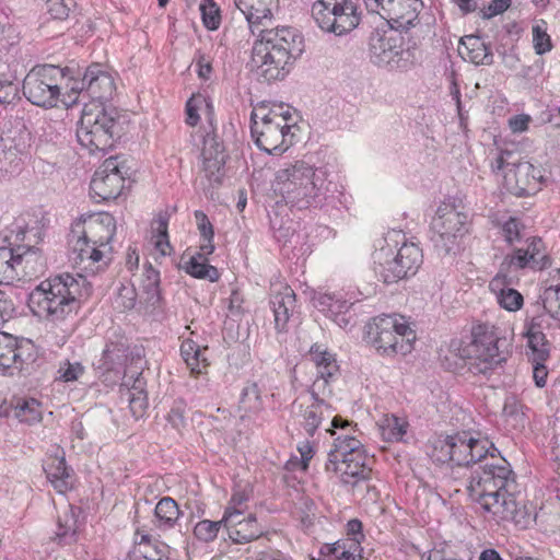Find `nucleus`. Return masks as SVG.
<instances>
[{"label": "nucleus", "instance_id": "20", "mask_svg": "<svg viewBox=\"0 0 560 560\" xmlns=\"http://www.w3.org/2000/svg\"><path fill=\"white\" fill-rule=\"evenodd\" d=\"M551 265L552 258L545 241L540 236L534 235L525 240L524 246L508 254L500 267L505 270L515 268L518 270L542 271L550 268Z\"/></svg>", "mask_w": 560, "mask_h": 560}, {"label": "nucleus", "instance_id": "24", "mask_svg": "<svg viewBox=\"0 0 560 560\" xmlns=\"http://www.w3.org/2000/svg\"><path fill=\"white\" fill-rule=\"evenodd\" d=\"M72 229L86 240L112 255V241L116 234L115 218L107 212L89 217L83 222L75 223Z\"/></svg>", "mask_w": 560, "mask_h": 560}, {"label": "nucleus", "instance_id": "11", "mask_svg": "<svg viewBox=\"0 0 560 560\" xmlns=\"http://www.w3.org/2000/svg\"><path fill=\"white\" fill-rule=\"evenodd\" d=\"M250 120V132L256 145L268 154L280 155L293 144L294 133L288 124V115L277 110L260 115L254 110Z\"/></svg>", "mask_w": 560, "mask_h": 560}, {"label": "nucleus", "instance_id": "28", "mask_svg": "<svg viewBox=\"0 0 560 560\" xmlns=\"http://www.w3.org/2000/svg\"><path fill=\"white\" fill-rule=\"evenodd\" d=\"M202 171L210 183L219 184L225 163L224 148L215 135L207 133L201 149Z\"/></svg>", "mask_w": 560, "mask_h": 560}, {"label": "nucleus", "instance_id": "53", "mask_svg": "<svg viewBox=\"0 0 560 560\" xmlns=\"http://www.w3.org/2000/svg\"><path fill=\"white\" fill-rule=\"evenodd\" d=\"M222 526V518L220 521L202 520L195 525L194 535L198 540L209 542L217 538Z\"/></svg>", "mask_w": 560, "mask_h": 560}, {"label": "nucleus", "instance_id": "57", "mask_svg": "<svg viewBox=\"0 0 560 560\" xmlns=\"http://www.w3.org/2000/svg\"><path fill=\"white\" fill-rule=\"evenodd\" d=\"M207 105V100L202 94H194L186 103V124L196 126L199 120V110Z\"/></svg>", "mask_w": 560, "mask_h": 560}, {"label": "nucleus", "instance_id": "6", "mask_svg": "<svg viewBox=\"0 0 560 560\" xmlns=\"http://www.w3.org/2000/svg\"><path fill=\"white\" fill-rule=\"evenodd\" d=\"M372 254L375 272L385 283H395L415 276L422 265L423 254L418 244L408 242L401 230H390L376 240Z\"/></svg>", "mask_w": 560, "mask_h": 560}, {"label": "nucleus", "instance_id": "18", "mask_svg": "<svg viewBox=\"0 0 560 560\" xmlns=\"http://www.w3.org/2000/svg\"><path fill=\"white\" fill-rule=\"evenodd\" d=\"M36 346L30 339L0 331V373L13 375L15 372L30 374L37 360Z\"/></svg>", "mask_w": 560, "mask_h": 560}, {"label": "nucleus", "instance_id": "26", "mask_svg": "<svg viewBox=\"0 0 560 560\" xmlns=\"http://www.w3.org/2000/svg\"><path fill=\"white\" fill-rule=\"evenodd\" d=\"M86 95L95 104H103L113 98L116 84L113 73L101 63H93L85 69Z\"/></svg>", "mask_w": 560, "mask_h": 560}, {"label": "nucleus", "instance_id": "49", "mask_svg": "<svg viewBox=\"0 0 560 560\" xmlns=\"http://www.w3.org/2000/svg\"><path fill=\"white\" fill-rule=\"evenodd\" d=\"M195 219L197 221L198 230L200 232V246L199 249L203 250L206 254H212L214 250V244H213V226L211 222L209 221L207 214L201 210H196Z\"/></svg>", "mask_w": 560, "mask_h": 560}, {"label": "nucleus", "instance_id": "3", "mask_svg": "<svg viewBox=\"0 0 560 560\" xmlns=\"http://www.w3.org/2000/svg\"><path fill=\"white\" fill-rule=\"evenodd\" d=\"M304 51V38L294 27L260 32L252 47L250 71L264 82L283 80Z\"/></svg>", "mask_w": 560, "mask_h": 560}, {"label": "nucleus", "instance_id": "45", "mask_svg": "<svg viewBox=\"0 0 560 560\" xmlns=\"http://www.w3.org/2000/svg\"><path fill=\"white\" fill-rule=\"evenodd\" d=\"M328 553L334 560H361L362 548L360 540L355 538H347L327 546Z\"/></svg>", "mask_w": 560, "mask_h": 560}, {"label": "nucleus", "instance_id": "22", "mask_svg": "<svg viewBox=\"0 0 560 560\" xmlns=\"http://www.w3.org/2000/svg\"><path fill=\"white\" fill-rule=\"evenodd\" d=\"M128 361V341L125 337H118L106 342L102 355L96 362V369L104 383L114 385L119 380L128 378L125 373Z\"/></svg>", "mask_w": 560, "mask_h": 560}, {"label": "nucleus", "instance_id": "36", "mask_svg": "<svg viewBox=\"0 0 560 560\" xmlns=\"http://www.w3.org/2000/svg\"><path fill=\"white\" fill-rule=\"evenodd\" d=\"M330 424V428L326 429V432L334 438V444L328 452V457L337 454L339 447L343 448L346 445H350L351 442H361L357 435V424L353 422L343 419L340 416H335L332 417Z\"/></svg>", "mask_w": 560, "mask_h": 560}, {"label": "nucleus", "instance_id": "58", "mask_svg": "<svg viewBox=\"0 0 560 560\" xmlns=\"http://www.w3.org/2000/svg\"><path fill=\"white\" fill-rule=\"evenodd\" d=\"M533 44L537 55H544L552 49L550 36L539 24L533 27Z\"/></svg>", "mask_w": 560, "mask_h": 560}, {"label": "nucleus", "instance_id": "16", "mask_svg": "<svg viewBox=\"0 0 560 560\" xmlns=\"http://www.w3.org/2000/svg\"><path fill=\"white\" fill-rule=\"evenodd\" d=\"M312 15L325 32L343 35L360 23L358 0H316L312 5Z\"/></svg>", "mask_w": 560, "mask_h": 560}, {"label": "nucleus", "instance_id": "64", "mask_svg": "<svg viewBox=\"0 0 560 560\" xmlns=\"http://www.w3.org/2000/svg\"><path fill=\"white\" fill-rule=\"evenodd\" d=\"M511 5V0H492L483 12L487 19L505 12Z\"/></svg>", "mask_w": 560, "mask_h": 560}, {"label": "nucleus", "instance_id": "27", "mask_svg": "<svg viewBox=\"0 0 560 560\" xmlns=\"http://www.w3.org/2000/svg\"><path fill=\"white\" fill-rule=\"evenodd\" d=\"M222 522L229 538L234 544H247L259 538L264 533L262 527L258 524L253 513L247 515L224 513Z\"/></svg>", "mask_w": 560, "mask_h": 560}, {"label": "nucleus", "instance_id": "10", "mask_svg": "<svg viewBox=\"0 0 560 560\" xmlns=\"http://www.w3.org/2000/svg\"><path fill=\"white\" fill-rule=\"evenodd\" d=\"M365 339L383 357L406 355L413 349L416 332L404 316L383 314L366 325Z\"/></svg>", "mask_w": 560, "mask_h": 560}, {"label": "nucleus", "instance_id": "44", "mask_svg": "<svg viewBox=\"0 0 560 560\" xmlns=\"http://www.w3.org/2000/svg\"><path fill=\"white\" fill-rule=\"evenodd\" d=\"M527 339L526 355L530 362H546L550 354V345L545 334L524 331Z\"/></svg>", "mask_w": 560, "mask_h": 560}, {"label": "nucleus", "instance_id": "51", "mask_svg": "<svg viewBox=\"0 0 560 560\" xmlns=\"http://www.w3.org/2000/svg\"><path fill=\"white\" fill-rule=\"evenodd\" d=\"M82 93L86 94L85 72L80 80H74L67 75V81L65 82L61 91L60 101L66 106H71L78 101V96Z\"/></svg>", "mask_w": 560, "mask_h": 560}, {"label": "nucleus", "instance_id": "62", "mask_svg": "<svg viewBox=\"0 0 560 560\" xmlns=\"http://www.w3.org/2000/svg\"><path fill=\"white\" fill-rule=\"evenodd\" d=\"M137 302V292L132 287H121L116 298V304L124 311L135 307Z\"/></svg>", "mask_w": 560, "mask_h": 560}, {"label": "nucleus", "instance_id": "4", "mask_svg": "<svg viewBox=\"0 0 560 560\" xmlns=\"http://www.w3.org/2000/svg\"><path fill=\"white\" fill-rule=\"evenodd\" d=\"M317 376L306 393L300 394L291 404V415L295 423L307 436H314L322 423L332 416L334 408L327 400L331 396L330 383L339 373V366L332 353L314 345L310 350Z\"/></svg>", "mask_w": 560, "mask_h": 560}, {"label": "nucleus", "instance_id": "61", "mask_svg": "<svg viewBox=\"0 0 560 560\" xmlns=\"http://www.w3.org/2000/svg\"><path fill=\"white\" fill-rule=\"evenodd\" d=\"M248 495L244 491H235L225 508L224 513L244 515Z\"/></svg>", "mask_w": 560, "mask_h": 560}, {"label": "nucleus", "instance_id": "25", "mask_svg": "<svg viewBox=\"0 0 560 560\" xmlns=\"http://www.w3.org/2000/svg\"><path fill=\"white\" fill-rule=\"evenodd\" d=\"M233 2L244 15L253 35L270 30L273 10L278 8L279 0H233Z\"/></svg>", "mask_w": 560, "mask_h": 560}, {"label": "nucleus", "instance_id": "2", "mask_svg": "<svg viewBox=\"0 0 560 560\" xmlns=\"http://www.w3.org/2000/svg\"><path fill=\"white\" fill-rule=\"evenodd\" d=\"M494 451L488 454L491 463L476 469L468 481L470 499L490 513L497 521H514L517 510L514 492L517 485L510 464L497 458Z\"/></svg>", "mask_w": 560, "mask_h": 560}, {"label": "nucleus", "instance_id": "33", "mask_svg": "<svg viewBox=\"0 0 560 560\" xmlns=\"http://www.w3.org/2000/svg\"><path fill=\"white\" fill-rule=\"evenodd\" d=\"M359 299L349 298L347 299L343 293H324L316 300L317 308L326 316L330 317L340 327H347L350 324V319L346 317L350 307Z\"/></svg>", "mask_w": 560, "mask_h": 560}, {"label": "nucleus", "instance_id": "35", "mask_svg": "<svg viewBox=\"0 0 560 560\" xmlns=\"http://www.w3.org/2000/svg\"><path fill=\"white\" fill-rule=\"evenodd\" d=\"M132 550L145 557L147 560H163L170 555L168 545L140 529L135 533Z\"/></svg>", "mask_w": 560, "mask_h": 560}, {"label": "nucleus", "instance_id": "8", "mask_svg": "<svg viewBox=\"0 0 560 560\" xmlns=\"http://www.w3.org/2000/svg\"><path fill=\"white\" fill-rule=\"evenodd\" d=\"M490 451H497L492 443L480 439L478 433L460 431L452 435H439L431 441L429 455L439 464L469 466L486 459Z\"/></svg>", "mask_w": 560, "mask_h": 560}, {"label": "nucleus", "instance_id": "23", "mask_svg": "<svg viewBox=\"0 0 560 560\" xmlns=\"http://www.w3.org/2000/svg\"><path fill=\"white\" fill-rule=\"evenodd\" d=\"M125 184V177L119 167L117 158H109L94 173L90 191L97 201L116 199L120 196Z\"/></svg>", "mask_w": 560, "mask_h": 560}, {"label": "nucleus", "instance_id": "42", "mask_svg": "<svg viewBox=\"0 0 560 560\" xmlns=\"http://www.w3.org/2000/svg\"><path fill=\"white\" fill-rule=\"evenodd\" d=\"M48 480L59 493H65L70 489V471L67 467L65 458H54L51 463L45 467Z\"/></svg>", "mask_w": 560, "mask_h": 560}, {"label": "nucleus", "instance_id": "9", "mask_svg": "<svg viewBox=\"0 0 560 560\" xmlns=\"http://www.w3.org/2000/svg\"><path fill=\"white\" fill-rule=\"evenodd\" d=\"M470 337V341L460 345L456 351L472 374L487 375L505 362L506 352L500 350L501 337L494 325L476 324L471 327Z\"/></svg>", "mask_w": 560, "mask_h": 560}, {"label": "nucleus", "instance_id": "54", "mask_svg": "<svg viewBox=\"0 0 560 560\" xmlns=\"http://www.w3.org/2000/svg\"><path fill=\"white\" fill-rule=\"evenodd\" d=\"M19 82L11 75L0 73V104L8 105L19 100Z\"/></svg>", "mask_w": 560, "mask_h": 560}, {"label": "nucleus", "instance_id": "29", "mask_svg": "<svg viewBox=\"0 0 560 560\" xmlns=\"http://www.w3.org/2000/svg\"><path fill=\"white\" fill-rule=\"evenodd\" d=\"M512 284L513 277L508 273V270L500 267L498 273L489 282V290L502 308L516 312L523 307L524 298L521 292L512 288Z\"/></svg>", "mask_w": 560, "mask_h": 560}, {"label": "nucleus", "instance_id": "14", "mask_svg": "<svg viewBox=\"0 0 560 560\" xmlns=\"http://www.w3.org/2000/svg\"><path fill=\"white\" fill-rule=\"evenodd\" d=\"M362 442H351L343 448L339 447L337 454L328 457L325 470L336 477L341 483L354 487L371 477L372 468Z\"/></svg>", "mask_w": 560, "mask_h": 560}, {"label": "nucleus", "instance_id": "32", "mask_svg": "<svg viewBox=\"0 0 560 560\" xmlns=\"http://www.w3.org/2000/svg\"><path fill=\"white\" fill-rule=\"evenodd\" d=\"M16 249L10 247H0V284L12 283L19 278V268L23 262L28 264L35 256V252L31 247Z\"/></svg>", "mask_w": 560, "mask_h": 560}, {"label": "nucleus", "instance_id": "60", "mask_svg": "<svg viewBox=\"0 0 560 560\" xmlns=\"http://www.w3.org/2000/svg\"><path fill=\"white\" fill-rule=\"evenodd\" d=\"M504 416L512 418L516 423H523V405L515 397H508L503 407Z\"/></svg>", "mask_w": 560, "mask_h": 560}, {"label": "nucleus", "instance_id": "56", "mask_svg": "<svg viewBox=\"0 0 560 560\" xmlns=\"http://www.w3.org/2000/svg\"><path fill=\"white\" fill-rule=\"evenodd\" d=\"M47 12L52 19L66 20L75 8V0H47Z\"/></svg>", "mask_w": 560, "mask_h": 560}, {"label": "nucleus", "instance_id": "13", "mask_svg": "<svg viewBox=\"0 0 560 560\" xmlns=\"http://www.w3.org/2000/svg\"><path fill=\"white\" fill-rule=\"evenodd\" d=\"M66 81L65 69L54 65L37 66L25 77L23 93L32 104L51 108L60 101Z\"/></svg>", "mask_w": 560, "mask_h": 560}, {"label": "nucleus", "instance_id": "12", "mask_svg": "<svg viewBox=\"0 0 560 560\" xmlns=\"http://www.w3.org/2000/svg\"><path fill=\"white\" fill-rule=\"evenodd\" d=\"M369 57L372 63L389 70H406L415 60L413 52L405 47V38L395 26L370 35Z\"/></svg>", "mask_w": 560, "mask_h": 560}, {"label": "nucleus", "instance_id": "59", "mask_svg": "<svg viewBox=\"0 0 560 560\" xmlns=\"http://www.w3.org/2000/svg\"><path fill=\"white\" fill-rule=\"evenodd\" d=\"M469 60L475 65H490L492 62V54L478 39L472 43V48L469 50Z\"/></svg>", "mask_w": 560, "mask_h": 560}, {"label": "nucleus", "instance_id": "19", "mask_svg": "<svg viewBox=\"0 0 560 560\" xmlns=\"http://www.w3.org/2000/svg\"><path fill=\"white\" fill-rule=\"evenodd\" d=\"M69 261L78 273L86 276L103 271L110 262L112 255L71 229L69 234Z\"/></svg>", "mask_w": 560, "mask_h": 560}, {"label": "nucleus", "instance_id": "1", "mask_svg": "<svg viewBox=\"0 0 560 560\" xmlns=\"http://www.w3.org/2000/svg\"><path fill=\"white\" fill-rule=\"evenodd\" d=\"M272 189L287 205L299 209L316 207L329 211L346 205L341 187L328 180L327 171L303 160L279 168L275 174Z\"/></svg>", "mask_w": 560, "mask_h": 560}, {"label": "nucleus", "instance_id": "31", "mask_svg": "<svg viewBox=\"0 0 560 560\" xmlns=\"http://www.w3.org/2000/svg\"><path fill=\"white\" fill-rule=\"evenodd\" d=\"M270 304L273 311L277 331H287L288 324L296 308L294 291L287 284H279V287L272 291Z\"/></svg>", "mask_w": 560, "mask_h": 560}, {"label": "nucleus", "instance_id": "37", "mask_svg": "<svg viewBox=\"0 0 560 560\" xmlns=\"http://www.w3.org/2000/svg\"><path fill=\"white\" fill-rule=\"evenodd\" d=\"M182 515L177 502L171 497H163L154 509L153 524L160 532H167L174 528Z\"/></svg>", "mask_w": 560, "mask_h": 560}, {"label": "nucleus", "instance_id": "39", "mask_svg": "<svg viewBox=\"0 0 560 560\" xmlns=\"http://www.w3.org/2000/svg\"><path fill=\"white\" fill-rule=\"evenodd\" d=\"M210 254L203 253L200 250L192 255L188 261L185 262L184 270L194 278L208 280L210 282H215L220 278V273L218 269L208 264L207 257Z\"/></svg>", "mask_w": 560, "mask_h": 560}, {"label": "nucleus", "instance_id": "17", "mask_svg": "<svg viewBox=\"0 0 560 560\" xmlns=\"http://www.w3.org/2000/svg\"><path fill=\"white\" fill-rule=\"evenodd\" d=\"M494 172H503L509 186H513L520 195H530L540 189L542 172L528 161H520L511 151H501L491 164Z\"/></svg>", "mask_w": 560, "mask_h": 560}, {"label": "nucleus", "instance_id": "5", "mask_svg": "<svg viewBox=\"0 0 560 560\" xmlns=\"http://www.w3.org/2000/svg\"><path fill=\"white\" fill-rule=\"evenodd\" d=\"M91 294V284L83 275L61 273L42 281L28 296L32 312L49 322L65 320Z\"/></svg>", "mask_w": 560, "mask_h": 560}, {"label": "nucleus", "instance_id": "21", "mask_svg": "<svg viewBox=\"0 0 560 560\" xmlns=\"http://www.w3.org/2000/svg\"><path fill=\"white\" fill-rule=\"evenodd\" d=\"M366 9L396 28H409L423 8L422 0H364Z\"/></svg>", "mask_w": 560, "mask_h": 560}, {"label": "nucleus", "instance_id": "43", "mask_svg": "<svg viewBox=\"0 0 560 560\" xmlns=\"http://www.w3.org/2000/svg\"><path fill=\"white\" fill-rule=\"evenodd\" d=\"M140 290L149 305H158L161 300L160 272L152 266L145 267L140 283Z\"/></svg>", "mask_w": 560, "mask_h": 560}, {"label": "nucleus", "instance_id": "52", "mask_svg": "<svg viewBox=\"0 0 560 560\" xmlns=\"http://www.w3.org/2000/svg\"><path fill=\"white\" fill-rule=\"evenodd\" d=\"M199 10L206 28L215 31L221 24V11L213 0H202Z\"/></svg>", "mask_w": 560, "mask_h": 560}, {"label": "nucleus", "instance_id": "46", "mask_svg": "<svg viewBox=\"0 0 560 560\" xmlns=\"http://www.w3.org/2000/svg\"><path fill=\"white\" fill-rule=\"evenodd\" d=\"M42 406L35 398H19L14 405V415L20 422L33 424L42 420Z\"/></svg>", "mask_w": 560, "mask_h": 560}, {"label": "nucleus", "instance_id": "50", "mask_svg": "<svg viewBox=\"0 0 560 560\" xmlns=\"http://www.w3.org/2000/svg\"><path fill=\"white\" fill-rule=\"evenodd\" d=\"M497 225L500 229L501 236L509 245L520 242L525 229L521 220L514 217L502 218L498 220Z\"/></svg>", "mask_w": 560, "mask_h": 560}, {"label": "nucleus", "instance_id": "48", "mask_svg": "<svg viewBox=\"0 0 560 560\" xmlns=\"http://www.w3.org/2000/svg\"><path fill=\"white\" fill-rule=\"evenodd\" d=\"M168 218L160 214L159 218L153 222V243L155 250L161 257L170 256L173 252V247L168 240Z\"/></svg>", "mask_w": 560, "mask_h": 560}, {"label": "nucleus", "instance_id": "63", "mask_svg": "<svg viewBox=\"0 0 560 560\" xmlns=\"http://www.w3.org/2000/svg\"><path fill=\"white\" fill-rule=\"evenodd\" d=\"M298 451L301 455V458H295L296 464L300 466L301 470L305 471L308 468L310 460L315 453L314 444L308 440H305L298 445Z\"/></svg>", "mask_w": 560, "mask_h": 560}, {"label": "nucleus", "instance_id": "41", "mask_svg": "<svg viewBox=\"0 0 560 560\" xmlns=\"http://www.w3.org/2000/svg\"><path fill=\"white\" fill-rule=\"evenodd\" d=\"M544 305L545 303L540 295L539 300L527 310L524 331L544 334L542 330L550 326V319L557 320Z\"/></svg>", "mask_w": 560, "mask_h": 560}, {"label": "nucleus", "instance_id": "55", "mask_svg": "<svg viewBox=\"0 0 560 560\" xmlns=\"http://www.w3.org/2000/svg\"><path fill=\"white\" fill-rule=\"evenodd\" d=\"M85 369L80 362H70L69 360L61 361L58 368V378L62 382H74L79 380Z\"/></svg>", "mask_w": 560, "mask_h": 560}, {"label": "nucleus", "instance_id": "15", "mask_svg": "<svg viewBox=\"0 0 560 560\" xmlns=\"http://www.w3.org/2000/svg\"><path fill=\"white\" fill-rule=\"evenodd\" d=\"M468 215L450 202H442L431 222V240L440 254L458 249L460 240L468 232Z\"/></svg>", "mask_w": 560, "mask_h": 560}, {"label": "nucleus", "instance_id": "47", "mask_svg": "<svg viewBox=\"0 0 560 560\" xmlns=\"http://www.w3.org/2000/svg\"><path fill=\"white\" fill-rule=\"evenodd\" d=\"M78 522L72 511L59 516L55 539L60 545H70L77 540Z\"/></svg>", "mask_w": 560, "mask_h": 560}, {"label": "nucleus", "instance_id": "30", "mask_svg": "<svg viewBox=\"0 0 560 560\" xmlns=\"http://www.w3.org/2000/svg\"><path fill=\"white\" fill-rule=\"evenodd\" d=\"M268 399V392L264 385L257 382H248L242 389L238 410L242 419H248L254 422L262 420L265 402Z\"/></svg>", "mask_w": 560, "mask_h": 560}, {"label": "nucleus", "instance_id": "7", "mask_svg": "<svg viewBox=\"0 0 560 560\" xmlns=\"http://www.w3.org/2000/svg\"><path fill=\"white\" fill-rule=\"evenodd\" d=\"M119 120L116 108L95 103L85 105L77 128L78 142L90 153L110 149L120 133Z\"/></svg>", "mask_w": 560, "mask_h": 560}, {"label": "nucleus", "instance_id": "40", "mask_svg": "<svg viewBox=\"0 0 560 560\" xmlns=\"http://www.w3.org/2000/svg\"><path fill=\"white\" fill-rule=\"evenodd\" d=\"M207 350V347H200L192 339H186L182 342L180 354L191 373L200 374L208 366Z\"/></svg>", "mask_w": 560, "mask_h": 560}, {"label": "nucleus", "instance_id": "34", "mask_svg": "<svg viewBox=\"0 0 560 560\" xmlns=\"http://www.w3.org/2000/svg\"><path fill=\"white\" fill-rule=\"evenodd\" d=\"M145 382L138 374L136 378L128 377L119 387L120 398L129 402L130 410L136 418H140L148 407V397L144 390Z\"/></svg>", "mask_w": 560, "mask_h": 560}, {"label": "nucleus", "instance_id": "38", "mask_svg": "<svg viewBox=\"0 0 560 560\" xmlns=\"http://www.w3.org/2000/svg\"><path fill=\"white\" fill-rule=\"evenodd\" d=\"M378 431L385 442H402L409 423L406 418L385 415L377 422Z\"/></svg>", "mask_w": 560, "mask_h": 560}]
</instances>
